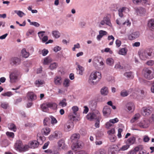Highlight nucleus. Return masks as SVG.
Segmentation results:
<instances>
[{
  "label": "nucleus",
  "instance_id": "1",
  "mask_svg": "<svg viewBox=\"0 0 154 154\" xmlns=\"http://www.w3.org/2000/svg\"><path fill=\"white\" fill-rule=\"evenodd\" d=\"M101 74L99 72L94 71L92 72L90 75L88 82L91 85H94L97 84L101 78Z\"/></svg>",
  "mask_w": 154,
  "mask_h": 154
},
{
  "label": "nucleus",
  "instance_id": "2",
  "mask_svg": "<svg viewBox=\"0 0 154 154\" xmlns=\"http://www.w3.org/2000/svg\"><path fill=\"white\" fill-rule=\"evenodd\" d=\"M20 72L17 69L13 70L9 75L10 82L14 83L18 81L20 76Z\"/></svg>",
  "mask_w": 154,
  "mask_h": 154
},
{
  "label": "nucleus",
  "instance_id": "3",
  "mask_svg": "<svg viewBox=\"0 0 154 154\" xmlns=\"http://www.w3.org/2000/svg\"><path fill=\"white\" fill-rule=\"evenodd\" d=\"M143 75L144 77L149 80H151L154 77V68H146L143 70Z\"/></svg>",
  "mask_w": 154,
  "mask_h": 154
},
{
  "label": "nucleus",
  "instance_id": "4",
  "mask_svg": "<svg viewBox=\"0 0 154 154\" xmlns=\"http://www.w3.org/2000/svg\"><path fill=\"white\" fill-rule=\"evenodd\" d=\"M14 148L16 150L22 152L28 149V146L26 145H23L21 140H18L15 143Z\"/></svg>",
  "mask_w": 154,
  "mask_h": 154
},
{
  "label": "nucleus",
  "instance_id": "5",
  "mask_svg": "<svg viewBox=\"0 0 154 154\" xmlns=\"http://www.w3.org/2000/svg\"><path fill=\"white\" fill-rule=\"evenodd\" d=\"M106 24V25L111 27L112 24L110 22V19L107 16L104 17L103 19L98 23V26L100 28L103 27V26Z\"/></svg>",
  "mask_w": 154,
  "mask_h": 154
},
{
  "label": "nucleus",
  "instance_id": "6",
  "mask_svg": "<svg viewBox=\"0 0 154 154\" xmlns=\"http://www.w3.org/2000/svg\"><path fill=\"white\" fill-rule=\"evenodd\" d=\"M33 51V48L31 47L27 49L23 48L21 51V55L23 57L27 58L29 56L30 53H32Z\"/></svg>",
  "mask_w": 154,
  "mask_h": 154
},
{
  "label": "nucleus",
  "instance_id": "7",
  "mask_svg": "<svg viewBox=\"0 0 154 154\" xmlns=\"http://www.w3.org/2000/svg\"><path fill=\"white\" fill-rule=\"evenodd\" d=\"M153 110V108L152 106L143 107L141 113L144 116H148L151 113Z\"/></svg>",
  "mask_w": 154,
  "mask_h": 154
},
{
  "label": "nucleus",
  "instance_id": "8",
  "mask_svg": "<svg viewBox=\"0 0 154 154\" xmlns=\"http://www.w3.org/2000/svg\"><path fill=\"white\" fill-rule=\"evenodd\" d=\"M57 147L60 150H64L67 148V146L66 144L65 140L61 139L57 142Z\"/></svg>",
  "mask_w": 154,
  "mask_h": 154
},
{
  "label": "nucleus",
  "instance_id": "9",
  "mask_svg": "<svg viewBox=\"0 0 154 154\" xmlns=\"http://www.w3.org/2000/svg\"><path fill=\"white\" fill-rule=\"evenodd\" d=\"M62 136V133L58 131H56L53 134H51L49 137L50 140H52L54 138L58 139L61 137Z\"/></svg>",
  "mask_w": 154,
  "mask_h": 154
},
{
  "label": "nucleus",
  "instance_id": "10",
  "mask_svg": "<svg viewBox=\"0 0 154 154\" xmlns=\"http://www.w3.org/2000/svg\"><path fill=\"white\" fill-rule=\"evenodd\" d=\"M74 127L73 122L68 121L64 125V130L66 132H68L72 129Z\"/></svg>",
  "mask_w": 154,
  "mask_h": 154
},
{
  "label": "nucleus",
  "instance_id": "11",
  "mask_svg": "<svg viewBox=\"0 0 154 154\" xmlns=\"http://www.w3.org/2000/svg\"><path fill=\"white\" fill-rule=\"evenodd\" d=\"M152 56V52H148L147 51H143L139 54L140 58L143 60H145Z\"/></svg>",
  "mask_w": 154,
  "mask_h": 154
},
{
  "label": "nucleus",
  "instance_id": "12",
  "mask_svg": "<svg viewBox=\"0 0 154 154\" xmlns=\"http://www.w3.org/2000/svg\"><path fill=\"white\" fill-rule=\"evenodd\" d=\"M53 82L55 85H60L63 82L62 78L60 75L56 76L54 78Z\"/></svg>",
  "mask_w": 154,
  "mask_h": 154
},
{
  "label": "nucleus",
  "instance_id": "13",
  "mask_svg": "<svg viewBox=\"0 0 154 154\" xmlns=\"http://www.w3.org/2000/svg\"><path fill=\"white\" fill-rule=\"evenodd\" d=\"M10 62L12 65L16 66L20 64L21 60L17 57H13L10 59Z\"/></svg>",
  "mask_w": 154,
  "mask_h": 154
},
{
  "label": "nucleus",
  "instance_id": "14",
  "mask_svg": "<svg viewBox=\"0 0 154 154\" xmlns=\"http://www.w3.org/2000/svg\"><path fill=\"white\" fill-rule=\"evenodd\" d=\"M116 23L118 25L120 26L124 25H126L127 26H130L131 25V23L129 20H127L124 22H122V20L121 18L117 19Z\"/></svg>",
  "mask_w": 154,
  "mask_h": 154
},
{
  "label": "nucleus",
  "instance_id": "15",
  "mask_svg": "<svg viewBox=\"0 0 154 154\" xmlns=\"http://www.w3.org/2000/svg\"><path fill=\"white\" fill-rule=\"evenodd\" d=\"M149 125V121L147 120H143L138 124V125L141 128H146Z\"/></svg>",
  "mask_w": 154,
  "mask_h": 154
},
{
  "label": "nucleus",
  "instance_id": "16",
  "mask_svg": "<svg viewBox=\"0 0 154 154\" xmlns=\"http://www.w3.org/2000/svg\"><path fill=\"white\" fill-rule=\"evenodd\" d=\"M84 146L83 143L81 141H77V142L73 144L72 146V149L76 151L78 148H82Z\"/></svg>",
  "mask_w": 154,
  "mask_h": 154
},
{
  "label": "nucleus",
  "instance_id": "17",
  "mask_svg": "<svg viewBox=\"0 0 154 154\" xmlns=\"http://www.w3.org/2000/svg\"><path fill=\"white\" fill-rule=\"evenodd\" d=\"M103 112L104 116L108 117L111 113V109L108 106H105L103 108Z\"/></svg>",
  "mask_w": 154,
  "mask_h": 154
},
{
  "label": "nucleus",
  "instance_id": "18",
  "mask_svg": "<svg viewBox=\"0 0 154 154\" xmlns=\"http://www.w3.org/2000/svg\"><path fill=\"white\" fill-rule=\"evenodd\" d=\"M76 65L77 66L76 68L77 73L80 75H82L84 72V68L82 66L80 65L77 62L76 63Z\"/></svg>",
  "mask_w": 154,
  "mask_h": 154
},
{
  "label": "nucleus",
  "instance_id": "19",
  "mask_svg": "<svg viewBox=\"0 0 154 154\" xmlns=\"http://www.w3.org/2000/svg\"><path fill=\"white\" fill-rule=\"evenodd\" d=\"M140 34L138 32H133L128 36V38L130 40H133L139 37Z\"/></svg>",
  "mask_w": 154,
  "mask_h": 154
},
{
  "label": "nucleus",
  "instance_id": "20",
  "mask_svg": "<svg viewBox=\"0 0 154 154\" xmlns=\"http://www.w3.org/2000/svg\"><path fill=\"white\" fill-rule=\"evenodd\" d=\"M39 143L36 140H34L33 141H30L27 146H28V148H31L34 149L38 147L39 145Z\"/></svg>",
  "mask_w": 154,
  "mask_h": 154
},
{
  "label": "nucleus",
  "instance_id": "21",
  "mask_svg": "<svg viewBox=\"0 0 154 154\" xmlns=\"http://www.w3.org/2000/svg\"><path fill=\"white\" fill-rule=\"evenodd\" d=\"M126 107L128 111L130 112H134L135 108L134 104L131 102L128 103L126 104Z\"/></svg>",
  "mask_w": 154,
  "mask_h": 154
},
{
  "label": "nucleus",
  "instance_id": "22",
  "mask_svg": "<svg viewBox=\"0 0 154 154\" xmlns=\"http://www.w3.org/2000/svg\"><path fill=\"white\" fill-rule=\"evenodd\" d=\"M119 149L117 148V146H113L111 147L109 149L108 152V154H115L118 152Z\"/></svg>",
  "mask_w": 154,
  "mask_h": 154
},
{
  "label": "nucleus",
  "instance_id": "23",
  "mask_svg": "<svg viewBox=\"0 0 154 154\" xmlns=\"http://www.w3.org/2000/svg\"><path fill=\"white\" fill-rule=\"evenodd\" d=\"M129 11V9L125 7L119 9L118 10L119 15V17H122L123 16V12L128 13Z\"/></svg>",
  "mask_w": 154,
  "mask_h": 154
},
{
  "label": "nucleus",
  "instance_id": "24",
  "mask_svg": "<svg viewBox=\"0 0 154 154\" xmlns=\"http://www.w3.org/2000/svg\"><path fill=\"white\" fill-rule=\"evenodd\" d=\"M80 137V135L79 134H73L70 137L71 141L74 143L75 142L77 141Z\"/></svg>",
  "mask_w": 154,
  "mask_h": 154
},
{
  "label": "nucleus",
  "instance_id": "25",
  "mask_svg": "<svg viewBox=\"0 0 154 154\" xmlns=\"http://www.w3.org/2000/svg\"><path fill=\"white\" fill-rule=\"evenodd\" d=\"M45 84V81L41 79H38L36 80L34 82V84L38 87L42 86Z\"/></svg>",
  "mask_w": 154,
  "mask_h": 154
},
{
  "label": "nucleus",
  "instance_id": "26",
  "mask_svg": "<svg viewBox=\"0 0 154 154\" xmlns=\"http://www.w3.org/2000/svg\"><path fill=\"white\" fill-rule=\"evenodd\" d=\"M100 92L101 94L103 96L107 95L109 93L108 88L106 86L103 87L100 89Z\"/></svg>",
  "mask_w": 154,
  "mask_h": 154
},
{
  "label": "nucleus",
  "instance_id": "27",
  "mask_svg": "<svg viewBox=\"0 0 154 154\" xmlns=\"http://www.w3.org/2000/svg\"><path fill=\"white\" fill-rule=\"evenodd\" d=\"M102 59V58L100 57H94L93 60V66L96 68H97L98 67V63L100 62V60Z\"/></svg>",
  "mask_w": 154,
  "mask_h": 154
},
{
  "label": "nucleus",
  "instance_id": "28",
  "mask_svg": "<svg viewBox=\"0 0 154 154\" xmlns=\"http://www.w3.org/2000/svg\"><path fill=\"white\" fill-rule=\"evenodd\" d=\"M97 116L94 113H89L86 116L87 119L90 121L97 118Z\"/></svg>",
  "mask_w": 154,
  "mask_h": 154
},
{
  "label": "nucleus",
  "instance_id": "29",
  "mask_svg": "<svg viewBox=\"0 0 154 154\" xmlns=\"http://www.w3.org/2000/svg\"><path fill=\"white\" fill-rule=\"evenodd\" d=\"M106 64L109 66H112L114 63V60L111 57L107 58L106 61Z\"/></svg>",
  "mask_w": 154,
  "mask_h": 154
},
{
  "label": "nucleus",
  "instance_id": "30",
  "mask_svg": "<svg viewBox=\"0 0 154 154\" xmlns=\"http://www.w3.org/2000/svg\"><path fill=\"white\" fill-rule=\"evenodd\" d=\"M148 26L151 30H154V19H151L149 20L148 23Z\"/></svg>",
  "mask_w": 154,
  "mask_h": 154
},
{
  "label": "nucleus",
  "instance_id": "31",
  "mask_svg": "<svg viewBox=\"0 0 154 154\" xmlns=\"http://www.w3.org/2000/svg\"><path fill=\"white\" fill-rule=\"evenodd\" d=\"M124 76L128 79H132L134 78V74L131 72H127L124 74Z\"/></svg>",
  "mask_w": 154,
  "mask_h": 154
},
{
  "label": "nucleus",
  "instance_id": "32",
  "mask_svg": "<svg viewBox=\"0 0 154 154\" xmlns=\"http://www.w3.org/2000/svg\"><path fill=\"white\" fill-rule=\"evenodd\" d=\"M48 106V108L53 109H55L57 107V103L54 102H47Z\"/></svg>",
  "mask_w": 154,
  "mask_h": 154
},
{
  "label": "nucleus",
  "instance_id": "33",
  "mask_svg": "<svg viewBox=\"0 0 154 154\" xmlns=\"http://www.w3.org/2000/svg\"><path fill=\"white\" fill-rule=\"evenodd\" d=\"M70 82L69 79H65L62 82L63 86L65 88H68L70 85Z\"/></svg>",
  "mask_w": 154,
  "mask_h": 154
},
{
  "label": "nucleus",
  "instance_id": "34",
  "mask_svg": "<svg viewBox=\"0 0 154 154\" xmlns=\"http://www.w3.org/2000/svg\"><path fill=\"white\" fill-rule=\"evenodd\" d=\"M135 140V137H131L127 140L126 143L127 144H129L130 146V145L133 144L134 143Z\"/></svg>",
  "mask_w": 154,
  "mask_h": 154
},
{
  "label": "nucleus",
  "instance_id": "35",
  "mask_svg": "<svg viewBox=\"0 0 154 154\" xmlns=\"http://www.w3.org/2000/svg\"><path fill=\"white\" fill-rule=\"evenodd\" d=\"M136 12L138 15L140 16L143 15L146 12V10L143 8H140L136 9Z\"/></svg>",
  "mask_w": 154,
  "mask_h": 154
},
{
  "label": "nucleus",
  "instance_id": "36",
  "mask_svg": "<svg viewBox=\"0 0 154 154\" xmlns=\"http://www.w3.org/2000/svg\"><path fill=\"white\" fill-rule=\"evenodd\" d=\"M67 103L66 102V100L65 98H63L61 100L58 104L59 106L64 107L67 106Z\"/></svg>",
  "mask_w": 154,
  "mask_h": 154
},
{
  "label": "nucleus",
  "instance_id": "37",
  "mask_svg": "<svg viewBox=\"0 0 154 154\" xmlns=\"http://www.w3.org/2000/svg\"><path fill=\"white\" fill-rule=\"evenodd\" d=\"M52 34L53 37L55 38H59L60 36V34L59 32L56 30L53 31L52 32Z\"/></svg>",
  "mask_w": 154,
  "mask_h": 154
},
{
  "label": "nucleus",
  "instance_id": "38",
  "mask_svg": "<svg viewBox=\"0 0 154 154\" xmlns=\"http://www.w3.org/2000/svg\"><path fill=\"white\" fill-rule=\"evenodd\" d=\"M52 61V59L49 57H46L43 59V63L45 65H48L51 63Z\"/></svg>",
  "mask_w": 154,
  "mask_h": 154
},
{
  "label": "nucleus",
  "instance_id": "39",
  "mask_svg": "<svg viewBox=\"0 0 154 154\" xmlns=\"http://www.w3.org/2000/svg\"><path fill=\"white\" fill-rule=\"evenodd\" d=\"M42 133L45 135H48L50 133L51 130L49 128L46 127L42 129Z\"/></svg>",
  "mask_w": 154,
  "mask_h": 154
},
{
  "label": "nucleus",
  "instance_id": "40",
  "mask_svg": "<svg viewBox=\"0 0 154 154\" xmlns=\"http://www.w3.org/2000/svg\"><path fill=\"white\" fill-rule=\"evenodd\" d=\"M129 147V145L127 144L126 145H123L119 149V152H120L122 151H125L127 150Z\"/></svg>",
  "mask_w": 154,
  "mask_h": 154
},
{
  "label": "nucleus",
  "instance_id": "41",
  "mask_svg": "<svg viewBox=\"0 0 154 154\" xmlns=\"http://www.w3.org/2000/svg\"><path fill=\"white\" fill-rule=\"evenodd\" d=\"M127 50L125 48H123L119 50L118 54L121 55L125 56L127 54Z\"/></svg>",
  "mask_w": 154,
  "mask_h": 154
},
{
  "label": "nucleus",
  "instance_id": "42",
  "mask_svg": "<svg viewBox=\"0 0 154 154\" xmlns=\"http://www.w3.org/2000/svg\"><path fill=\"white\" fill-rule=\"evenodd\" d=\"M130 90H123L120 93L121 95L123 97H125L128 96L130 94Z\"/></svg>",
  "mask_w": 154,
  "mask_h": 154
},
{
  "label": "nucleus",
  "instance_id": "43",
  "mask_svg": "<svg viewBox=\"0 0 154 154\" xmlns=\"http://www.w3.org/2000/svg\"><path fill=\"white\" fill-rule=\"evenodd\" d=\"M41 107L42 110L44 112H46L48 110V107L47 103L43 104L41 105Z\"/></svg>",
  "mask_w": 154,
  "mask_h": 154
},
{
  "label": "nucleus",
  "instance_id": "44",
  "mask_svg": "<svg viewBox=\"0 0 154 154\" xmlns=\"http://www.w3.org/2000/svg\"><path fill=\"white\" fill-rule=\"evenodd\" d=\"M8 128L10 130L14 132L16 131L17 130L16 126L12 123L8 125Z\"/></svg>",
  "mask_w": 154,
  "mask_h": 154
},
{
  "label": "nucleus",
  "instance_id": "45",
  "mask_svg": "<svg viewBox=\"0 0 154 154\" xmlns=\"http://www.w3.org/2000/svg\"><path fill=\"white\" fill-rule=\"evenodd\" d=\"M58 66L57 64L55 63L54 62L50 64L49 66V68L51 70H53L56 69Z\"/></svg>",
  "mask_w": 154,
  "mask_h": 154
},
{
  "label": "nucleus",
  "instance_id": "46",
  "mask_svg": "<svg viewBox=\"0 0 154 154\" xmlns=\"http://www.w3.org/2000/svg\"><path fill=\"white\" fill-rule=\"evenodd\" d=\"M140 117V115L139 113H136L133 117V118L131 119V123H133L135 121L138 119Z\"/></svg>",
  "mask_w": 154,
  "mask_h": 154
},
{
  "label": "nucleus",
  "instance_id": "47",
  "mask_svg": "<svg viewBox=\"0 0 154 154\" xmlns=\"http://www.w3.org/2000/svg\"><path fill=\"white\" fill-rule=\"evenodd\" d=\"M76 115L77 113H75V115L74 113H70L69 116V119H70V120L75 121V117L76 116Z\"/></svg>",
  "mask_w": 154,
  "mask_h": 154
},
{
  "label": "nucleus",
  "instance_id": "48",
  "mask_svg": "<svg viewBox=\"0 0 154 154\" xmlns=\"http://www.w3.org/2000/svg\"><path fill=\"white\" fill-rule=\"evenodd\" d=\"M94 154H106V152L104 149H101L95 152Z\"/></svg>",
  "mask_w": 154,
  "mask_h": 154
},
{
  "label": "nucleus",
  "instance_id": "49",
  "mask_svg": "<svg viewBox=\"0 0 154 154\" xmlns=\"http://www.w3.org/2000/svg\"><path fill=\"white\" fill-rule=\"evenodd\" d=\"M50 122V119L48 118H45L43 121V124L45 126H48Z\"/></svg>",
  "mask_w": 154,
  "mask_h": 154
},
{
  "label": "nucleus",
  "instance_id": "50",
  "mask_svg": "<svg viewBox=\"0 0 154 154\" xmlns=\"http://www.w3.org/2000/svg\"><path fill=\"white\" fill-rule=\"evenodd\" d=\"M50 118L51 119V124L52 125H54L57 123L58 121L54 117L52 116H50Z\"/></svg>",
  "mask_w": 154,
  "mask_h": 154
},
{
  "label": "nucleus",
  "instance_id": "51",
  "mask_svg": "<svg viewBox=\"0 0 154 154\" xmlns=\"http://www.w3.org/2000/svg\"><path fill=\"white\" fill-rule=\"evenodd\" d=\"M14 13L17 14V15L20 17H22L23 15H25V14L22 11H20L15 10L14 11Z\"/></svg>",
  "mask_w": 154,
  "mask_h": 154
},
{
  "label": "nucleus",
  "instance_id": "52",
  "mask_svg": "<svg viewBox=\"0 0 154 154\" xmlns=\"http://www.w3.org/2000/svg\"><path fill=\"white\" fill-rule=\"evenodd\" d=\"M28 96L31 100H34L36 99V96L32 92L29 93Z\"/></svg>",
  "mask_w": 154,
  "mask_h": 154
},
{
  "label": "nucleus",
  "instance_id": "53",
  "mask_svg": "<svg viewBox=\"0 0 154 154\" xmlns=\"http://www.w3.org/2000/svg\"><path fill=\"white\" fill-rule=\"evenodd\" d=\"M143 149V147L141 145H139L134 148L133 150L136 152L138 151H140Z\"/></svg>",
  "mask_w": 154,
  "mask_h": 154
},
{
  "label": "nucleus",
  "instance_id": "54",
  "mask_svg": "<svg viewBox=\"0 0 154 154\" xmlns=\"http://www.w3.org/2000/svg\"><path fill=\"white\" fill-rule=\"evenodd\" d=\"M1 106L4 109H6L8 106V104L6 102H2L1 103Z\"/></svg>",
  "mask_w": 154,
  "mask_h": 154
},
{
  "label": "nucleus",
  "instance_id": "55",
  "mask_svg": "<svg viewBox=\"0 0 154 154\" xmlns=\"http://www.w3.org/2000/svg\"><path fill=\"white\" fill-rule=\"evenodd\" d=\"M72 109L73 112L72 113H74L75 115V113H76V112L78 110L79 108L77 106H74L72 107Z\"/></svg>",
  "mask_w": 154,
  "mask_h": 154
},
{
  "label": "nucleus",
  "instance_id": "56",
  "mask_svg": "<svg viewBox=\"0 0 154 154\" xmlns=\"http://www.w3.org/2000/svg\"><path fill=\"white\" fill-rule=\"evenodd\" d=\"M115 130L114 128H112L111 129L108 131H107V134L110 136L113 135V134L115 133Z\"/></svg>",
  "mask_w": 154,
  "mask_h": 154
},
{
  "label": "nucleus",
  "instance_id": "57",
  "mask_svg": "<svg viewBox=\"0 0 154 154\" xmlns=\"http://www.w3.org/2000/svg\"><path fill=\"white\" fill-rule=\"evenodd\" d=\"M99 33L100 35L102 37L103 36L106 35L107 34V32L103 30H100L99 32Z\"/></svg>",
  "mask_w": 154,
  "mask_h": 154
},
{
  "label": "nucleus",
  "instance_id": "58",
  "mask_svg": "<svg viewBox=\"0 0 154 154\" xmlns=\"http://www.w3.org/2000/svg\"><path fill=\"white\" fill-rule=\"evenodd\" d=\"M45 32L44 31H40L38 32V37L40 39H41L42 38Z\"/></svg>",
  "mask_w": 154,
  "mask_h": 154
},
{
  "label": "nucleus",
  "instance_id": "59",
  "mask_svg": "<svg viewBox=\"0 0 154 154\" xmlns=\"http://www.w3.org/2000/svg\"><path fill=\"white\" fill-rule=\"evenodd\" d=\"M112 125H113L109 121L106 122L105 124L106 128L107 129H109Z\"/></svg>",
  "mask_w": 154,
  "mask_h": 154
},
{
  "label": "nucleus",
  "instance_id": "60",
  "mask_svg": "<svg viewBox=\"0 0 154 154\" xmlns=\"http://www.w3.org/2000/svg\"><path fill=\"white\" fill-rule=\"evenodd\" d=\"M73 46V47L72 48V50L73 51H75L76 48L79 49L80 48V44L79 43L74 45Z\"/></svg>",
  "mask_w": 154,
  "mask_h": 154
},
{
  "label": "nucleus",
  "instance_id": "61",
  "mask_svg": "<svg viewBox=\"0 0 154 154\" xmlns=\"http://www.w3.org/2000/svg\"><path fill=\"white\" fill-rule=\"evenodd\" d=\"M2 95L4 96L10 97L12 95L11 92H7L2 94Z\"/></svg>",
  "mask_w": 154,
  "mask_h": 154
},
{
  "label": "nucleus",
  "instance_id": "62",
  "mask_svg": "<svg viewBox=\"0 0 154 154\" xmlns=\"http://www.w3.org/2000/svg\"><path fill=\"white\" fill-rule=\"evenodd\" d=\"M6 135L9 137L13 138L14 137V134L13 132L7 131L6 133Z\"/></svg>",
  "mask_w": 154,
  "mask_h": 154
},
{
  "label": "nucleus",
  "instance_id": "63",
  "mask_svg": "<svg viewBox=\"0 0 154 154\" xmlns=\"http://www.w3.org/2000/svg\"><path fill=\"white\" fill-rule=\"evenodd\" d=\"M109 121L113 125L117 122L119 121V119L117 118H115L113 119H110Z\"/></svg>",
  "mask_w": 154,
  "mask_h": 154
},
{
  "label": "nucleus",
  "instance_id": "64",
  "mask_svg": "<svg viewBox=\"0 0 154 154\" xmlns=\"http://www.w3.org/2000/svg\"><path fill=\"white\" fill-rule=\"evenodd\" d=\"M110 140L112 142H115L116 140V137L114 135L110 136L109 137Z\"/></svg>",
  "mask_w": 154,
  "mask_h": 154
}]
</instances>
